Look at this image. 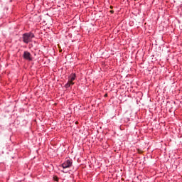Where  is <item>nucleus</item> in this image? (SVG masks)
I'll list each match as a JSON object with an SVG mask.
<instances>
[{"label": "nucleus", "instance_id": "obj_1", "mask_svg": "<svg viewBox=\"0 0 182 182\" xmlns=\"http://www.w3.org/2000/svg\"><path fill=\"white\" fill-rule=\"evenodd\" d=\"M33 38H35V34L32 32L25 33L22 36L23 42V43H26V45L30 42H32Z\"/></svg>", "mask_w": 182, "mask_h": 182}, {"label": "nucleus", "instance_id": "obj_2", "mask_svg": "<svg viewBox=\"0 0 182 182\" xmlns=\"http://www.w3.org/2000/svg\"><path fill=\"white\" fill-rule=\"evenodd\" d=\"M73 161L72 159H67L64 163L62 164L63 168H69L72 167Z\"/></svg>", "mask_w": 182, "mask_h": 182}, {"label": "nucleus", "instance_id": "obj_3", "mask_svg": "<svg viewBox=\"0 0 182 182\" xmlns=\"http://www.w3.org/2000/svg\"><path fill=\"white\" fill-rule=\"evenodd\" d=\"M23 57L26 60H32L31 53L28 51H24Z\"/></svg>", "mask_w": 182, "mask_h": 182}, {"label": "nucleus", "instance_id": "obj_4", "mask_svg": "<svg viewBox=\"0 0 182 182\" xmlns=\"http://www.w3.org/2000/svg\"><path fill=\"white\" fill-rule=\"evenodd\" d=\"M76 79V73H71L70 75L68 77V80L71 82V85H75V82H73V80H75Z\"/></svg>", "mask_w": 182, "mask_h": 182}, {"label": "nucleus", "instance_id": "obj_5", "mask_svg": "<svg viewBox=\"0 0 182 182\" xmlns=\"http://www.w3.org/2000/svg\"><path fill=\"white\" fill-rule=\"evenodd\" d=\"M72 85V82L70 81H68L65 85V87L68 89V87H70V85Z\"/></svg>", "mask_w": 182, "mask_h": 182}, {"label": "nucleus", "instance_id": "obj_6", "mask_svg": "<svg viewBox=\"0 0 182 182\" xmlns=\"http://www.w3.org/2000/svg\"><path fill=\"white\" fill-rule=\"evenodd\" d=\"M54 181H59V178H58V177H54Z\"/></svg>", "mask_w": 182, "mask_h": 182}, {"label": "nucleus", "instance_id": "obj_7", "mask_svg": "<svg viewBox=\"0 0 182 182\" xmlns=\"http://www.w3.org/2000/svg\"><path fill=\"white\" fill-rule=\"evenodd\" d=\"M113 12H114L113 11H111V13H112V14H113Z\"/></svg>", "mask_w": 182, "mask_h": 182}]
</instances>
